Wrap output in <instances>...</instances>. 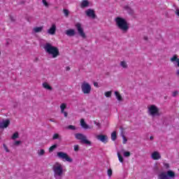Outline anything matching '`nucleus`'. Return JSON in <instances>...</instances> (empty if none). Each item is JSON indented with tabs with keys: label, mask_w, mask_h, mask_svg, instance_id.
I'll return each mask as SVG.
<instances>
[{
	"label": "nucleus",
	"mask_w": 179,
	"mask_h": 179,
	"mask_svg": "<svg viewBox=\"0 0 179 179\" xmlns=\"http://www.w3.org/2000/svg\"><path fill=\"white\" fill-rule=\"evenodd\" d=\"M115 22L116 23L117 27L123 31V33H127V31L129 30V24H128V22L124 18L117 17L115 19Z\"/></svg>",
	"instance_id": "f257e3e1"
},
{
	"label": "nucleus",
	"mask_w": 179,
	"mask_h": 179,
	"mask_svg": "<svg viewBox=\"0 0 179 179\" xmlns=\"http://www.w3.org/2000/svg\"><path fill=\"white\" fill-rule=\"evenodd\" d=\"M43 48L47 54L52 55V58H57L59 55V49L50 43H46Z\"/></svg>",
	"instance_id": "f03ea898"
},
{
	"label": "nucleus",
	"mask_w": 179,
	"mask_h": 179,
	"mask_svg": "<svg viewBox=\"0 0 179 179\" xmlns=\"http://www.w3.org/2000/svg\"><path fill=\"white\" fill-rule=\"evenodd\" d=\"M52 170L54 171V177L55 179H62V176H64V167L62 164L59 163H56L52 166Z\"/></svg>",
	"instance_id": "7ed1b4c3"
},
{
	"label": "nucleus",
	"mask_w": 179,
	"mask_h": 179,
	"mask_svg": "<svg viewBox=\"0 0 179 179\" xmlns=\"http://www.w3.org/2000/svg\"><path fill=\"white\" fill-rule=\"evenodd\" d=\"M176 177V173L171 170L162 171L158 173L157 179H170Z\"/></svg>",
	"instance_id": "20e7f679"
},
{
	"label": "nucleus",
	"mask_w": 179,
	"mask_h": 179,
	"mask_svg": "<svg viewBox=\"0 0 179 179\" xmlns=\"http://www.w3.org/2000/svg\"><path fill=\"white\" fill-rule=\"evenodd\" d=\"M75 137L78 141H80L81 143H84L85 145H92V142L87 140V137L85 134L77 133L75 134Z\"/></svg>",
	"instance_id": "39448f33"
},
{
	"label": "nucleus",
	"mask_w": 179,
	"mask_h": 179,
	"mask_svg": "<svg viewBox=\"0 0 179 179\" xmlns=\"http://www.w3.org/2000/svg\"><path fill=\"white\" fill-rule=\"evenodd\" d=\"M81 90L84 94H90V92H92V86L89 83L83 82L81 85Z\"/></svg>",
	"instance_id": "423d86ee"
},
{
	"label": "nucleus",
	"mask_w": 179,
	"mask_h": 179,
	"mask_svg": "<svg viewBox=\"0 0 179 179\" xmlns=\"http://www.w3.org/2000/svg\"><path fill=\"white\" fill-rule=\"evenodd\" d=\"M57 157L59 159H63V160H65V162H69V163H72L73 159L70 157L68 154L64 152H57Z\"/></svg>",
	"instance_id": "0eeeda50"
},
{
	"label": "nucleus",
	"mask_w": 179,
	"mask_h": 179,
	"mask_svg": "<svg viewBox=\"0 0 179 179\" xmlns=\"http://www.w3.org/2000/svg\"><path fill=\"white\" fill-rule=\"evenodd\" d=\"M77 31L80 37L82 38H86V34L85 33V31L83 30V27H82V24L78 22L75 25Z\"/></svg>",
	"instance_id": "6e6552de"
},
{
	"label": "nucleus",
	"mask_w": 179,
	"mask_h": 179,
	"mask_svg": "<svg viewBox=\"0 0 179 179\" xmlns=\"http://www.w3.org/2000/svg\"><path fill=\"white\" fill-rule=\"evenodd\" d=\"M148 111L150 115L155 117V115H157L159 114V108H157L155 105H151L148 108Z\"/></svg>",
	"instance_id": "1a4fd4ad"
},
{
	"label": "nucleus",
	"mask_w": 179,
	"mask_h": 179,
	"mask_svg": "<svg viewBox=\"0 0 179 179\" xmlns=\"http://www.w3.org/2000/svg\"><path fill=\"white\" fill-rule=\"evenodd\" d=\"M85 13L88 17H92V19H96V13H94V10L89 8L85 11Z\"/></svg>",
	"instance_id": "9d476101"
},
{
	"label": "nucleus",
	"mask_w": 179,
	"mask_h": 179,
	"mask_svg": "<svg viewBox=\"0 0 179 179\" xmlns=\"http://www.w3.org/2000/svg\"><path fill=\"white\" fill-rule=\"evenodd\" d=\"M96 138L101 141V142H103V143H107V142H108V137H107L106 135H98Z\"/></svg>",
	"instance_id": "9b49d317"
},
{
	"label": "nucleus",
	"mask_w": 179,
	"mask_h": 179,
	"mask_svg": "<svg viewBox=\"0 0 179 179\" xmlns=\"http://www.w3.org/2000/svg\"><path fill=\"white\" fill-rule=\"evenodd\" d=\"M10 124V120L8 119L6 120H3V122L0 124V128L1 129H3V128H8Z\"/></svg>",
	"instance_id": "f8f14e48"
},
{
	"label": "nucleus",
	"mask_w": 179,
	"mask_h": 179,
	"mask_svg": "<svg viewBox=\"0 0 179 179\" xmlns=\"http://www.w3.org/2000/svg\"><path fill=\"white\" fill-rule=\"evenodd\" d=\"M151 157L153 160H159V159H162V155H160V153L157 151H155L152 153Z\"/></svg>",
	"instance_id": "ddd939ff"
},
{
	"label": "nucleus",
	"mask_w": 179,
	"mask_h": 179,
	"mask_svg": "<svg viewBox=\"0 0 179 179\" xmlns=\"http://www.w3.org/2000/svg\"><path fill=\"white\" fill-rule=\"evenodd\" d=\"M80 125L84 129H92L93 127H89L87 124H86V122H85V119L80 120Z\"/></svg>",
	"instance_id": "4468645a"
},
{
	"label": "nucleus",
	"mask_w": 179,
	"mask_h": 179,
	"mask_svg": "<svg viewBox=\"0 0 179 179\" xmlns=\"http://www.w3.org/2000/svg\"><path fill=\"white\" fill-rule=\"evenodd\" d=\"M55 31H57V26L55 24H52V27L48 29V33L54 36L55 34Z\"/></svg>",
	"instance_id": "2eb2a0df"
},
{
	"label": "nucleus",
	"mask_w": 179,
	"mask_h": 179,
	"mask_svg": "<svg viewBox=\"0 0 179 179\" xmlns=\"http://www.w3.org/2000/svg\"><path fill=\"white\" fill-rule=\"evenodd\" d=\"M171 62H173V64H177V66L179 68V58L177 55H174L170 59Z\"/></svg>",
	"instance_id": "dca6fc26"
},
{
	"label": "nucleus",
	"mask_w": 179,
	"mask_h": 179,
	"mask_svg": "<svg viewBox=\"0 0 179 179\" xmlns=\"http://www.w3.org/2000/svg\"><path fill=\"white\" fill-rule=\"evenodd\" d=\"M66 36H69V37H73V36L76 34V32L75 31V29H70L66 31Z\"/></svg>",
	"instance_id": "f3484780"
},
{
	"label": "nucleus",
	"mask_w": 179,
	"mask_h": 179,
	"mask_svg": "<svg viewBox=\"0 0 179 179\" xmlns=\"http://www.w3.org/2000/svg\"><path fill=\"white\" fill-rule=\"evenodd\" d=\"M89 6V1L87 0H83L81 2L80 8H87Z\"/></svg>",
	"instance_id": "a211bd4d"
},
{
	"label": "nucleus",
	"mask_w": 179,
	"mask_h": 179,
	"mask_svg": "<svg viewBox=\"0 0 179 179\" xmlns=\"http://www.w3.org/2000/svg\"><path fill=\"white\" fill-rule=\"evenodd\" d=\"M43 87L46 89V90H52V87H51L48 83H43Z\"/></svg>",
	"instance_id": "6ab92c4d"
},
{
	"label": "nucleus",
	"mask_w": 179,
	"mask_h": 179,
	"mask_svg": "<svg viewBox=\"0 0 179 179\" xmlns=\"http://www.w3.org/2000/svg\"><path fill=\"white\" fill-rule=\"evenodd\" d=\"M33 31H34V33H41V31H43V27H34Z\"/></svg>",
	"instance_id": "aec40b11"
},
{
	"label": "nucleus",
	"mask_w": 179,
	"mask_h": 179,
	"mask_svg": "<svg viewBox=\"0 0 179 179\" xmlns=\"http://www.w3.org/2000/svg\"><path fill=\"white\" fill-rule=\"evenodd\" d=\"M115 95L117 99L118 100V101H121L122 100V96H121L120 92L115 91Z\"/></svg>",
	"instance_id": "412c9836"
},
{
	"label": "nucleus",
	"mask_w": 179,
	"mask_h": 179,
	"mask_svg": "<svg viewBox=\"0 0 179 179\" xmlns=\"http://www.w3.org/2000/svg\"><path fill=\"white\" fill-rule=\"evenodd\" d=\"M120 66L127 69V68H128V64H127L125 61H122L120 62Z\"/></svg>",
	"instance_id": "4be33fe9"
},
{
	"label": "nucleus",
	"mask_w": 179,
	"mask_h": 179,
	"mask_svg": "<svg viewBox=\"0 0 179 179\" xmlns=\"http://www.w3.org/2000/svg\"><path fill=\"white\" fill-rule=\"evenodd\" d=\"M117 157L120 163H124V157H122V155L120 152H117Z\"/></svg>",
	"instance_id": "5701e85b"
},
{
	"label": "nucleus",
	"mask_w": 179,
	"mask_h": 179,
	"mask_svg": "<svg viewBox=\"0 0 179 179\" xmlns=\"http://www.w3.org/2000/svg\"><path fill=\"white\" fill-rule=\"evenodd\" d=\"M111 139L112 141H115V139H117V131H113L111 134Z\"/></svg>",
	"instance_id": "b1692460"
},
{
	"label": "nucleus",
	"mask_w": 179,
	"mask_h": 179,
	"mask_svg": "<svg viewBox=\"0 0 179 179\" xmlns=\"http://www.w3.org/2000/svg\"><path fill=\"white\" fill-rule=\"evenodd\" d=\"M60 108H61V113H64V111H65V108H66V103H62L60 106Z\"/></svg>",
	"instance_id": "393cba45"
},
{
	"label": "nucleus",
	"mask_w": 179,
	"mask_h": 179,
	"mask_svg": "<svg viewBox=\"0 0 179 179\" xmlns=\"http://www.w3.org/2000/svg\"><path fill=\"white\" fill-rule=\"evenodd\" d=\"M63 13H64V16L68 17L69 16V10L68 9H63Z\"/></svg>",
	"instance_id": "a878e982"
},
{
	"label": "nucleus",
	"mask_w": 179,
	"mask_h": 179,
	"mask_svg": "<svg viewBox=\"0 0 179 179\" xmlns=\"http://www.w3.org/2000/svg\"><path fill=\"white\" fill-rule=\"evenodd\" d=\"M55 149H57V144H55V145L50 146L49 148V152H53Z\"/></svg>",
	"instance_id": "bb28decb"
},
{
	"label": "nucleus",
	"mask_w": 179,
	"mask_h": 179,
	"mask_svg": "<svg viewBox=\"0 0 179 179\" xmlns=\"http://www.w3.org/2000/svg\"><path fill=\"white\" fill-rule=\"evenodd\" d=\"M11 138L12 139H17V138H19V133L17 132L14 133Z\"/></svg>",
	"instance_id": "cd10ccee"
},
{
	"label": "nucleus",
	"mask_w": 179,
	"mask_h": 179,
	"mask_svg": "<svg viewBox=\"0 0 179 179\" xmlns=\"http://www.w3.org/2000/svg\"><path fill=\"white\" fill-rule=\"evenodd\" d=\"M123 156L124 157H129V156H131V152L129 151H125L124 153H123Z\"/></svg>",
	"instance_id": "c85d7f7f"
},
{
	"label": "nucleus",
	"mask_w": 179,
	"mask_h": 179,
	"mask_svg": "<svg viewBox=\"0 0 179 179\" xmlns=\"http://www.w3.org/2000/svg\"><path fill=\"white\" fill-rule=\"evenodd\" d=\"M45 153V151L43 149H41L38 152V156H43V155Z\"/></svg>",
	"instance_id": "c756f323"
},
{
	"label": "nucleus",
	"mask_w": 179,
	"mask_h": 179,
	"mask_svg": "<svg viewBox=\"0 0 179 179\" xmlns=\"http://www.w3.org/2000/svg\"><path fill=\"white\" fill-rule=\"evenodd\" d=\"M68 129H71V131H75V129H76V127H75L73 125H69Z\"/></svg>",
	"instance_id": "7c9ffc66"
},
{
	"label": "nucleus",
	"mask_w": 179,
	"mask_h": 179,
	"mask_svg": "<svg viewBox=\"0 0 179 179\" xmlns=\"http://www.w3.org/2000/svg\"><path fill=\"white\" fill-rule=\"evenodd\" d=\"M122 139H123V142H122V143L124 144V145H125V143H127V142H128V139L127 138V137L125 136H122Z\"/></svg>",
	"instance_id": "2f4dec72"
},
{
	"label": "nucleus",
	"mask_w": 179,
	"mask_h": 179,
	"mask_svg": "<svg viewBox=\"0 0 179 179\" xmlns=\"http://www.w3.org/2000/svg\"><path fill=\"white\" fill-rule=\"evenodd\" d=\"M108 177H111L113 176V169H109L108 170Z\"/></svg>",
	"instance_id": "473e14b6"
},
{
	"label": "nucleus",
	"mask_w": 179,
	"mask_h": 179,
	"mask_svg": "<svg viewBox=\"0 0 179 179\" xmlns=\"http://www.w3.org/2000/svg\"><path fill=\"white\" fill-rule=\"evenodd\" d=\"M106 97H111V91H108L105 92Z\"/></svg>",
	"instance_id": "72a5a7b5"
},
{
	"label": "nucleus",
	"mask_w": 179,
	"mask_h": 179,
	"mask_svg": "<svg viewBox=\"0 0 179 179\" xmlns=\"http://www.w3.org/2000/svg\"><path fill=\"white\" fill-rule=\"evenodd\" d=\"M3 147L4 148V150H6V152H7L8 153H9V149L8 148V146H6V144H3Z\"/></svg>",
	"instance_id": "f704fd0d"
},
{
	"label": "nucleus",
	"mask_w": 179,
	"mask_h": 179,
	"mask_svg": "<svg viewBox=\"0 0 179 179\" xmlns=\"http://www.w3.org/2000/svg\"><path fill=\"white\" fill-rule=\"evenodd\" d=\"M58 138H59V134H55L53 135L52 139L55 140V139H58Z\"/></svg>",
	"instance_id": "c9c22d12"
},
{
	"label": "nucleus",
	"mask_w": 179,
	"mask_h": 179,
	"mask_svg": "<svg viewBox=\"0 0 179 179\" xmlns=\"http://www.w3.org/2000/svg\"><path fill=\"white\" fill-rule=\"evenodd\" d=\"M164 167H165V169L169 170V169H170V164L167 163H164Z\"/></svg>",
	"instance_id": "e433bc0d"
},
{
	"label": "nucleus",
	"mask_w": 179,
	"mask_h": 179,
	"mask_svg": "<svg viewBox=\"0 0 179 179\" xmlns=\"http://www.w3.org/2000/svg\"><path fill=\"white\" fill-rule=\"evenodd\" d=\"M74 151L79 152V145H74Z\"/></svg>",
	"instance_id": "4c0bfd02"
},
{
	"label": "nucleus",
	"mask_w": 179,
	"mask_h": 179,
	"mask_svg": "<svg viewBox=\"0 0 179 179\" xmlns=\"http://www.w3.org/2000/svg\"><path fill=\"white\" fill-rule=\"evenodd\" d=\"M178 94V91H175L173 92L172 96L173 97H176Z\"/></svg>",
	"instance_id": "58836bf2"
},
{
	"label": "nucleus",
	"mask_w": 179,
	"mask_h": 179,
	"mask_svg": "<svg viewBox=\"0 0 179 179\" xmlns=\"http://www.w3.org/2000/svg\"><path fill=\"white\" fill-rule=\"evenodd\" d=\"M42 2L43 5H45V6H47V7L48 6V3L47 2L46 0H43Z\"/></svg>",
	"instance_id": "ea45409f"
},
{
	"label": "nucleus",
	"mask_w": 179,
	"mask_h": 179,
	"mask_svg": "<svg viewBox=\"0 0 179 179\" xmlns=\"http://www.w3.org/2000/svg\"><path fill=\"white\" fill-rule=\"evenodd\" d=\"M14 145H15L16 146L20 145V141H16L14 143Z\"/></svg>",
	"instance_id": "a19ab883"
},
{
	"label": "nucleus",
	"mask_w": 179,
	"mask_h": 179,
	"mask_svg": "<svg viewBox=\"0 0 179 179\" xmlns=\"http://www.w3.org/2000/svg\"><path fill=\"white\" fill-rule=\"evenodd\" d=\"M62 114H64L65 117H68V113L65 112V110H64V112H62Z\"/></svg>",
	"instance_id": "79ce46f5"
},
{
	"label": "nucleus",
	"mask_w": 179,
	"mask_h": 179,
	"mask_svg": "<svg viewBox=\"0 0 179 179\" xmlns=\"http://www.w3.org/2000/svg\"><path fill=\"white\" fill-rule=\"evenodd\" d=\"M176 15L179 17V8H177L175 11Z\"/></svg>",
	"instance_id": "37998d69"
},
{
	"label": "nucleus",
	"mask_w": 179,
	"mask_h": 179,
	"mask_svg": "<svg viewBox=\"0 0 179 179\" xmlns=\"http://www.w3.org/2000/svg\"><path fill=\"white\" fill-rule=\"evenodd\" d=\"M176 76L179 78V69L176 70Z\"/></svg>",
	"instance_id": "c03bdc74"
},
{
	"label": "nucleus",
	"mask_w": 179,
	"mask_h": 179,
	"mask_svg": "<svg viewBox=\"0 0 179 179\" xmlns=\"http://www.w3.org/2000/svg\"><path fill=\"white\" fill-rule=\"evenodd\" d=\"M10 19L11 22H15V19H13V17L10 16Z\"/></svg>",
	"instance_id": "a18cd8bd"
},
{
	"label": "nucleus",
	"mask_w": 179,
	"mask_h": 179,
	"mask_svg": "<svg viewBox=\"0 0 179 179\" xmlns=\"http://www.w3.org/2000/svg\"><path fill=\"white\" fill-rule=\"evenodd\" d=\"M143 39H144L145 41H148V36H144V37H143Z\"/></svg>",
	"instance_id": "49530a36"
},
{
	"label": "nucleus",
	"mask_w": 179,
	"mask_h": 179,
	"mask_svg": "<svg viewBox=\"0 0 179 179\" xmlns=\"http://www.w3.org/2000/svg\"><path fill=\"white\" fill-rule=\"evenodd\" d=\"M50 121L51 122H55V120H54V119H50Z\"/></svg>",
	"instance_id": "de8ad7c7"
},
{
	"label": "nucleus",
	"mask_w": 179,
	"mask_h": 179,
	"mask_svg": "<svg viewBox=\"0 0 179 179\" xmlns=\"http://www.w3.org/2000/svg\"><path fill=\"white\" fill-rule=\"evenodd\" d=\"M71 70V68L69 66H67L66 67V71H70Z\"/></svg>",
	"instance_id": "09e8293b"
},
{
	"label": "nucleus",
	"mask_w": 179,
	"mask_h": 179,
	"mask_svg": "<svg viewBox=\"0 0 179 179\" xmlns=\"http://www.w3.org/2000/svg\"><path fill=\"white\" fill-rule=\"evenodd\" d=\"M94 124H96V125H97L98 127H100V123H97V122H94Z\"/></svg>",
	"instance_id": "8fccbe9b"
},
{
	"label": "nucleus",
	"mask_w": 179,
	"mask_h": 179,
	"mask_svg": "<svg viewBox=\"0 0 179 179\" xmlns=\"http://www.w3.org/2000/svg\"><path fill=\"white\" fill-rule=\"evenodd\" d=\"M150 139L152 141L153 139V136H150Z\"/></svg>",
	"instance_id": "3c124183"
},
{
	"label": "nucleus",
	"mask_w": 179,
	"mask_h": 179,
	"mask_svg": "<svg viewBox=\"0 0 179 179\" xmlns=\"http://www.w3.org/2000/svg\"><path fill=\"white\" fill-rule=\"evenodd\" d=\"M96 85H97V83H95L94 84V86H96Z\"/></svg>",
	"instance_id": "603ef678"
},
{
	"label": "nucleus",
	"mask_w": 179,
	"mask_h": 179,
	"mask_svg": "<svg viewBox=\"0 0 179 179\" xmlns=\"http://www.w3.org/2000/svg\"><path fill=\"white\" fill-rule=\"evenodd\" d=\"M0 55H1V52H0Z\"/></svg>",
	"instance_id": "864d4df0"
}]
</instances>
